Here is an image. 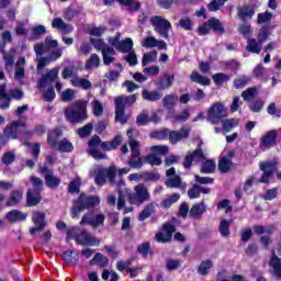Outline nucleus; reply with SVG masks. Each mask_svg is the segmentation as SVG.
<instances>
[{
	"label": "nucleus",
	"mask_w": 281,
	"mask_h": 281,
	"mask_svg": "<svg viewBox=\"0 0 281 281\" xmlns=\"http://www.w3.org/2000/svg\"><path fill=\"white\" fill-rule=\"evenodd\" d=\"M65 115L71 124H80L87 120V101L78 100L74 103V108H66Z\"/></svg>",
	"instance_id": "3"
},
{
	"label": "nucleus",
	"mask_w": 281,
	"mask_h": 281,
	"mask_svg": "<svg viewBox=\"0 0 281 281\" xmlns=\"http://www.w3.org/2000/svg\"><path fill=\"white\" fill-rule=\"evenodd\" d=\"M109 43L112 45V47L116 48L117 52H122L123 54L133 52V40L127 37L124 41H120V33H117L114 37H110Z\"/></svg>",
	"instance_id": "14"
},
{
	"label": "nucleus",
	"mask_w": 281,
	"mask_h": 281,
	"mask_svg": "<svg viewBox=\"0 0 281 281\" xmlns=\"http://www.w3.org/2000/svg\"><path fill=\"white\" fill-rule=\"evenodd\" d=\"M175 82V75L165 74L159 80L156 82V87L158 91H166V89H170Z\"/></svg>",
	"instance_id": "26"
},
{
	"label": "nucleus",
	"mask_w": 281,
	"mask_h": 281,
	"mask_svg": "<svg viewBox=\"0 0 281 281\" xmlns=\"http://www.w3.org/2000/svg\"><path fill=\"white\" fill-rule=\"evenodd\" d=\"M128 172H131L130 168L119 169V175L114 177V186H117V188H122V186H124V179H122V175H128Z\"/></svg>",
	"instance_id": "59"
},
{
	"label": "nucleus",
	"mask_w": 281,
	"mask_h": 281,
	"mask_svg": "<svg viewBox=\"0 0 281 281\" xmlns=\"http://www.w3.org/2000/svg\"><path fill=\"white\" fill-rule=\"evenodd\" d=\"M4 136H0V148L8 144V139H30L32 137V132H26L25 123L21 121H15L11 125H8L3 132Z\"/></svg>",
	"instance_id": "1"
},
{
	"label": "nucleus",
	"mask_w": 281,
	"mask_h": 281,
	"mask_svg": "<svg viewBox=\"0 0 281 281\" xmlns=\"http://www.w3.org/2000/svg\"><path fill=\"white\" fill-rule=\"evenodd\" d=\"M142 95L148 102H157V100H161L164 94L157 90H143Z\"/></svg>",
	"instance_id": "38"
},
{
	"label": "nucleus",
	"mask_w": 281,
	"mask_h": 281,
	"mask_svg": "<svg viewBox=\"0 0 281 281\" xmlns=\"http://www.w3.org/2000/svg\"><path fill=\"white\" fill-rule=\"evenodd\" d=\"M153 214H155V204L149 203V204L145 205V207L140 212V214L138 216V221H146V218H150V216H153Z\"/></svg>",
	"instance_id": "43"
},
{
	"label": "nucleus",
	"mask_w": 281,
	"mask_h": 281,
	"mask_svg": "<svg viewBox=\"0 0 281 281\" xmlns=\"http://www.w3.org/2000/svg\"><path fill=\"white\" fill-rule=\"evenodd\" d=\"M127 135L130 137V148L132 150V157L127 161L131 168H142V158L139 157V143L133 139V128L127 131Z\"/></svg>",
	"instance_id": "12"
},
{
	"label": "nucleus",
	"mask_w": 281,
	"mask_h": 281,
	"mask_svg": "<svg viewBox=\"0 0 281 281\" xmlns=\"http://www.w3.org/2000/svg\"><path fill=\"white\" fill-rule=\"evenodd\" d=\"M175 168L167 170L166 176L168 177L165 181L167 188H180L181 190L186 189V183L181 181V177L175 175Z\"/></svg>",
	"instance_id": "18"
},
{
	"label": "nucleus",
	"mask_w": 281,
	"mask_h": 281,
	"mask_svg": "<svg viewBox=\"0 0 281 281\" xmlns=\"http://www.w3.org/2000/svg\"><path fill=\"white\" fill-rule=\"evenodd\" d=\"M91 106H92V113L93 115H95V117H100V115L104 113V105L102 104V102L94 99L91 102Z\"/></svg>",
	"instance_id": "57"
},
{
	"label": "nucleus",
	"mask_w": 281,
	"mask_h": 281,
	"mask_svg": "<svg viewBox=\"0 0 281 281\" xmlns=\"http://www.w3.org/2000/svg\"><path fill=\"white\" fill-rule=\"evenodd\" d=\"M257 94H258V88L252 87V88L246 89L241 93V98H244V100H246V102H249V100H254V98H256Z\"/></svg>",
	"instance_id": "60"
},
{
	"label": "nucleus",
	"mask_w": 281,
	"mask_h": 281,
	"mask_svg": "<svg viewBox=\"0 0 281 281\" xmlns=\"http://www.w3.org/2000/svg\"><path fill=\"white\" fill-rule=\"evenodd\" d=\"M178 100L179 99L175 97V94H167L162 100V104L165 109L170 111V109H173L175 104H177Z\"/></svg>",
	"instance_id": "54"
},
{
	"label": "nucleus",
	"mask_w": 281,
	"mask_h": 281,
	"mask_svg": "<svg viewBox=\"0 0 281 281\" xmlns=\"http://www.w3.org/2000/svg\"><path fill=\"white\" fill-rule=\"evenodd\" d=\"M201 192L203 194H210V189L194 184L193 188L188 191L189 199H199V196H201Z\"/></svg>",
	"instance_id": "39"
},
{
	"label": "nucleus",
	"mask_w": 281,
	"mask_h": 281,
	"mask_svg": "<svg viewBox=\"0 0 281 281\" xmlns=\"http://www.w3.org/2000/svg\"><path fill=\"white\" fill-rule=\"evenodd\" d=\"M98 67H100V56L92 54L86 61V69H95Z\"/></svg>",
	"instance_id": "55"
},
{
	"label": "nucleus",
	"mask_w": 281,
	"mask_h": 281,
	"mask_svg": "<svg viewBox=\"0 0 281 281\" xmlns=\"http://www.w3.org/2000/svg\"><path fill=\"white\" fill-rule=\"evenodd\" d=\"M24 146H27L30 148V153L33 157V159H38V155H41V145L38 143H24Z\"/></svg>",
	"instance_id": "52"
},
{
	"label": "nucleus",
	"mask_w": 281,
	"mask_h": 281,
	"mask_svg": "<svg viewBox=\"0 0 281 281\" xmlns=\"http://www.w3.org/2000/svg\"><path fill=\"white\" fill-rule=\"evenodd\" d=\"M191 80L193 82H198V85H203V87H207L210 85V79L201 76V74L196 71L191 74Z\"/></svg>",
	"instance_id": "53"
},
{
	"label": "nucleus",
	"mask_w": 281,
	"mask_h": 281,
	"mask_svg": "<svg viewBox=\"0 0 281 281\" xmlns=\"http://www.w3.org/2000/svg\"><path fill=\"white\" fill-rule=\"evenodd\" d=\"M95 205H100V196H87L85 193L80 194V196L75 201L71 210L72 218H78L82 210H89V207H95Z\"/></svg>",
	"instance_id": "5"
},
{
	"label": "nucleus",
	"mask_w": 281,
	"mask_h": 281,
	"mask_svg": "<svg viewBox=\"0 0 281 281\" xmlns=\"http://www.w3.org/2000/svg\"><path fill=\"white\" fill-rule=\"evenodd\" d=\"M212 267H214V262H212V260H210V259L204 260L200 263L198 273H200V276H206V273L210 272Z\"/></svg>",
	"instance_id": "49"
},
{
	"label": "nucleus",
	"mask_w": 281,
	"mask_h": 281,
	"mask_svg": "<svg viewBox=\"0 0 281 281\" xmlns=\"http://www.w3.org/2000/svg\"><path fill=\"white\" fill-rule=\"evenodd\" d=\"M102 56H103V65H111V63H113V60H115L114 56H115V49H113V47H105L103 48L102 52Z\"/></svg>",
	"instance_id": "42"
},
{
	"label": "nucleus",
	"mask_w": 281,
	"mask_h": 281,
	"mask_svg": "<svg viewBox=\"0 0 281 281\" xmlns=\"http://www.w3.org/2000/svg\"><path fill=\"white\" fill-rule=\"evenodd\" d=\"M14 78L20 85H23V79L25 78V57H20L15 63Z\"/></svg>",
	"instance_id": "27"
},
{
	"label": "nucleus",
	"mask_w": 281,
	"mask_h": 281,
	"mask_svg": "<svg viewBox=\"0 0 281 281\" xmlns=\"http://www.w3.org/2000/svg\"><path fill=\"white\" fill-rule=\"evenodd\" d=\"M157 50H151L149 53H145L143 55L142 65L143 67H146L147 65H150V63H155L157 60Z\"/></svg>",
	"instance_id": "51"
},
{
	"label": "nucleus",
	"mask_w": 281,
	"mask_h": 281,
	"mask_svg": "<svg viewBox=\"0 0 281 281\" xmlns=\"http://www.w3.org/2000/svg\"><path fill=\"white\" fill-rule=\"evenodd\" d=\"M260 170H262L263 176L259 180L260 183H269V179L273 176V172H276V161H268L260 165Z\"/></svg>",
	"instance_id": "25"
},
{
	"label": "nucleus",
	"mask_w": 281,
	"mask_h": 281,
	"mask_svg": "<svg viewBox=\"0 0 281 281\" xmlns=\"http://www.w3.org/2000/svg\"><path fill=\"white\" fill-rule=\"evenodd\" d=\"M168 146L166 145H155L151 147V153L157 155L158 157H164V155H168Z\"/></svg>",
	"instance_id": "61"
},
{
	"label": "nucleus",
	"mask_w": 281,
	"mask_h": 281,
	"mask_svg": "<svg viewBox=\"0 0 281 281\" xmlns=\"http://www.w3.org/2000/svg\"><path fill=\"white\" fill-rule=\"evenodd\" d=\"M115 0H104L105 5H112ZM121 5H125L130 12H137L140 5L136 0H117Z\"/></svg>",
	"instance_id": "30"
},
{
	"label": "nucleus",
	"mask_w": 281,
	"mask_h": 281,
	"mask_svg": "<svg viewBox=\"0 0 281 281\" xmlns=\"http://www.w3.org/2000/svg\"><path fill=\"white\" fill-rule=\"evenodd\" d=\"M122 144V136H116L112 142H103L101 143V148L103 150H115V148Z\"/></svg>",
	"instance_id": "46"
},
{
	"label": "nucleus",
	"mask_w": 281,
	"mask_h": 281,
	"mask_svg": "<svg viewBox=\"0 0 281 281\" xmlns=\"http://www.w3.org/2000/svg\"><path fill=\"white\" fill-rule=\"evenodd\" d=\"M114 102L116 122H121V124H126V122H128V117L124 115V106H131V104H135V102H137V95L131 94L128 97H116L114 99Z\"/></svg>",
	"instance_id": "6"
},
{
	"label": "nucleus",
	"mask_w": 281,
	"mask_h": 281,
	"mask_svg": "<svg viewBox=\"0 0 281 281\" xmlns=\"http://www.w3.org/2000/svg\"><path fill=\"white\" fill-rule=\"evenodd\" d=\"M41 203V192L29 190L26 195V205L29 207H34V205H38Z\"/></svg>",
	"instance_id": "36"
},
{
	"label": "nucleus",
	"mask_w": 281,
	"mask_h": 281,
	"mask_svg": "<svg viewBox=\"0 0 281 281\" xmlns=\"http://www.w3.org/2000/svg\"><path fill=\"white\" fill-rule=\"evenodd\" d=\"M177 232V228L171 223H167L162 226L161 232L156 234L157 243H170L172 240V233Z\"/></svg>",
	"instance_id": "20"
},
{
	"label": "nucleus",
	"mask_w": 281,
	"mask_h": 281,
	"mask_svg": "<svg viewBox=\"0 0 281 281\" xmlns=\"http://www.w3.org/2000/svg\"><path fill=\"white\" fill-rule=\"evenodd\" d=\"M63 259L67 265H78V260H80V257L78 254L74 255V251L66 250L63 254Z\"/></svg>",
	"instance_id": "44"
},
{
	"label": "nucleus",
	"mask_w": 281,
	"mask_h": 281,
	"mask_svg": "<svg viewBox=\"0 0 281 281\" xmlns=\"http://www.w3.org/2000/svg\"><path fill=\"white\" fill-rule=\"evenodd\" d=\"M40 170L44 176L47 188L56 189L60 186V178L54 176V172L47 170V167H41Z\"/></svg>",
	"instance_id": "24"
},
{
	"label": "nucleus",
	"mask_w": 281,
	"mask_h": 281,
	"mask_svg": "<svg viewBox=\"0 0 281 281\" xmlns=\"http://www.w3.org/2000/svg\"><path fill=\"white\" fill-rule=\"evenodd\" d=\"M37 69H43L47 67L52 61L58 60L60 56H63V48H58L57 50L53 52L48 57H43V55H37Z\"/></svg>",
	"instance_id": "23"
},
{
	"label": "nucleus",
	"mask_w": 281,
	"mask_h": 281,
	"mask_svg": "<svg viewBox=\"0 0 281 281\" xmlns=\"http://www.w3.org/2000/svg\"><path fill=\"white\" fill-rule=\"evenodd\" d=\"M149 166H161V158L153 151L145 158Z\"/></svg>",
	"instance_id": "62"
},
{
	"label": "nucleus",
	"mask_w": 281,
	"mask_h": 281,
	"mask_svg": "<svg viewBox=\"0 0 281 281\" xmlns=\"http://www.w3.org/2000/svg\"><path fill=\"white\" fill-rule=\"evenodd\" d=\"M142 47H145V49H154V47H157V49H168V44L165 41L157 40L155 36H146L140 42Z\"/></svg>",
	"instance_id": "19"
},
{
	"label": "nucleus",
	"mask_w": 281,
	"mask_h": 281,
	"mask_svg": "<svg viewBox=\"0 0 281 281\" xmlns=\"http://www.w3.org/2000/svg\"><path fill=\"white\" fill-rule=\"evenodd\" d=\"M102 279L105 281H117V280H120V276H117V272L103 270Z\"/></svg>",
	"instance_id": "64"
},
{
	"label": "nucleus",
	"mask_w": 281,
	"mask_h": 281,
	"mask_svg": "<svg viewBox=\"0 0 281 281\" xmlns=\"http://www.w3.org/2000/svg\"><path fill=\"white\" fill-rule=\"evenodd\" d=\"M60 135H63L60 130H54L49 132L47 137L48 144H50L53 148L57 147L60 153H71L74 150V144H71L69 139L64 138L57 143Z\"/></svg>",
	"instance_id": "8"
},
{
	"label": "nucleus",
	"mask_w": 281,
	"mask_h": 281,
	"mask_svg": "<svg viewBox=\"0 0 281 281\" xmlns=\"http://www.w3.org/2000/svg\"><path fill=\"white\" fill-rule=\"evenodd\" d=\"M192 128L183 126L180 131H169V130H162V131H156L150 134V137L153 139H169L171 144H177L181 142V139H188L190 137Z\"/></svg>",
	"instance_id": "2"
},
{
	"label": "nucleus",
	"mask_w": 281,
	"mask_h": 281,
	"mask_svg": "<svg viewBox=\"0 0 281 281\" xmlns=\"http://www.w3.org/2000/svg\"><path fill=\"white\" fill-rule=\"evenodd\" d=\"M23 201V191H12L10 198L7 200V207H14L19 205Z\"/></svg>",
	"instance_id": "35"
},
{
	"label": "nucleus",
	"mask_w": 281,
	"mask_h": 281,
	"mask_svg": "<svg viewBox=\"0 0 281 281\" xmlns=\"http://www.w3.org/2000/svg\"><path fill=\"white\" fill-rule=\"evenodd\" d=\"M102 140L100 139V136H93L89 142V149L88 153L93 157V159H104L106 155L100 153L98 150V147H101Z\"/></svg>",
	"instance_id": "22"
},
{
	"label": "nucleus",
	"mask_w": 281,
	"mask_h": 281,
	"mask_svg": "<svg viewBox=\"0 0 281 281\" xmlns=\"http://www.w3.org/2000/svg\"><path fill=\"white\" fill-rule=\"evenodd\" d=\"M71 87H76L78 89H82L83 91H89L91 89L92 83L88 79H85L79 76H75L70 79Z\"/></svg>",
	"instance_id": "29"
},
{
	"label": "nucleus",
	"mask_w": 281,
	"mask_h": 281,
	"mask_svg": "<svg viewBox=\"0 0 281 281\" xmlns=\"http://www.w3.org/2000/svg\"><path fill=\"white\" fill-rule=\"evenodd\" d=\"M223 117H227V108L221 102L212 104L206 114V120L211 124H221Z\"/></svg>",
	"instance_id": "11"
},
{
	"label": "nucleus",
	"mask_w": 281,
	"mask_h": 281,
	"mask_svg": "<svg viewBox=\"0 0 281 281\" xmlns=\"http://www.w3.org/2000/svg\"><path fill=\"white\" fill-rule=\"evenodd\" d=\"M3 58L7 71H12V67H14V59L16 58V49L11 48L9 53L3 54Z\"/></svg>",
	"instance_id": "34"
},
{
	"label": "nucleus",
	"mask_w": 281,
	"mask_h": 281,
	"mask_svg": "<svg viewBox=\"0 0 281 281\" xmlns=\"http://www.w3.org/2000/svg\"><path fill=\"white\" fill-rule=\"evenodd\" d=\"M32 222L34 227L30 229L31 236H36L38 232H43L45 229V213L41 211L33 212Z\"/></svg>",
	"instance_id": "15"
},
{
	"label": "nucleus",
	"mask_w": 281,
	"mask_h": 281,
	"mask_svg": "<svg viewBox=\"0 0 281 281\" xmlns=\"http://www.w3.org/2000/svg\"><path fill=\"white\" fill-rule=\"evenodd\" d=\"M52 27H54L55 30H60L63 34H71V32H74V26L65 23V21H63V19L60 18H55L53 20Z\"/></svg>",
	"instance_id": "31"
},
{
	"label": "nucleus",
	"mask_w": 281,
	"mask_h": 281,
	"mask_svg": "<svg viewBox=\"0 0 281 281\" xmlns=\"http://www.w3.org/2000/svg\"><path fill=\"white\" fill-rule=\"evenodd\" d=\"M76 232H78V227H72L67 232V240L76 239L78 245H86L88 247H98L100 245V239L90 233L81 232L76 236Z\"/></svg>",
	"instance_id": "7"
},
{
	"label": "nucleus",
	"mask_w": 281,
	"mask_h": 281,
	"mask_svg": "<svg viewBox=\"0 0 281 281\" xmlns=\"http://www.w3.org/2000/svg\"><path fill=\"white\" fill-rule=\"evenodd\" d=\"M115 166H110L108 169L101 166H97L93 170L90 171V177H95L94 181L97 186H104V183H106V179L111 186H115Z\"/></svg>",
	"instance_id": "4"
},
{
	"label": "nucleus",
	"mask_w": 281,
	"mask_h": 281,
	"mask_svg": "<svg viewBox=\"0 0 281 281\" xmlns=\"http://www.w3.org/2000/svg\"><path fill=\"white\" fill-rule=\"evenodd\" d=\"M269 38V31L267 27H262L256 38H249L246 49L252 54H259L262 50V43Z\"/></svg>",
	"instance_id": "13"
},
{
	"label": "nucleus",
	"mask_w": 281,
	"mask_h": 281,
	"mask_svg": "<svg viewBox=\"0 0 281 281\" xmlns=\"http://www.w3.org/2000/svg\"><path fill=\"white\" fill-rule=\"evenodd\" d=\"M237 14L239 18H241L243 21H245V19H251V16L256 14V11H254L251 5H244L238 8Z\"/></svg>",
	"instance_id": "40"
},
{
	"label": "nucleus",
	"mask_w": 281,
	"mask_h": 281,
	"mask_svg": "<svg viewBox=\"0 0 281 281\" xmlns=\"http://www.w3.org/2000/svg\"><path fill=\"white\" fill-rule=\"evenodd\" d=\"M105 216L102 213L97 215L86 214L82 216L80 225H91V227H100L105 221Z\"/></svg>",
	"instance_id": "21"
},
{
	"label": "nucleus",
	"mask_w": 281,
	"mask_h": 281,
	"mask_svg": "<svg viewBox=\"0 0 281 281\" xmlns=\"http://www.w3.org/2000/svg\"><path fill=\"white\" fill-rule=\"evenodd\" d=\"M216 170V162L214 160H205L202 164L201 172L204 175H212Z\"/></svg>",
	"instance_id": "50"
},
{
	"label": "nucleus",
	"mask_w": 281,
	"mask_h": 281,
	"mask_svg": "<svg viewBox=\"0 0 281 281\" xmlns=\"http://www.w3.org/2000/svg\"><path fill=\"white\" fill-rule=\"evenodd\" d=\"M233 221L232 220H222L220 222V234L224 238H227L229 236V227L232 226Z\"/></svg>",
	"instance_id": "48"
},
{
	"label": "nucleus",
	"mask_w": 281,
	"mask_h": 281,
	"mask_svg": "<svg viewBox=\"0 0 281 281\" xmlns=\"http://www.w3.org/2000/svg\"><path fill=\"white\" fill-rule=\"evenodd\" d=\"M179 199H181V195L179 193H172L171 195H168L161 201L160 207L168 210V207H171L173 203H177V201H179Z\"/></svg>",
	"instance_id": "41"
},
{
	"label": "nucleus",
	"mask_w": 281,
	"mask_h": 281,
	"mask_svg": "<svg viewBox=\"0 0 281 281\" xmlns=\"http://www.w3.org/2000/svg\"><path fill=\"white\" fill-rule=\"evenodd\" d=\"M27 218V213H23L19 210H12L7 213V221L10 223H20L21 221H25Z\"/></svg>",
	"instance_id": "33"
},
{
	"label": "nucleus",
	"mask_w": 281,
	"mask_h": 281,
	"mask_svg": "<svg viewBox=\"0 0 281 281\" xmlns=\"http://www.w3.org/2000/svg\"><path fill=\"white\" fill-rule=\"evenodd\" d=\"M127 199L132 205H142L146 201H150V192L144 184H137L134 187V192L127 193Z\"/></svg>",
	"instance_id": "10"
},
{
	"label": "nucleus",
	"mask_w": 281,
	"mask_h": 281,
	"mask_svg": "<svg viewBox=\"0 0 281 281\" xmlns=\"http://www.w3.org/2000/svg\"><path fill=\"white\" fill-rule=\"evenodd\" d=\"M251 82V77L241 76L234 81L235 89H244V87H247Z\"/></svg>",
	"instance_id": "58"
},
{
	"label": "nucleus",
	"mask_w": 281,
	"mask_h": 281,
	"mask_svg": "<svg viewBox=\"0 0 281 281\" xmlns=\"http://www.w3.org/2000/svg\"><path fill=\"white\" fill-rule=\"evenodd\" d=\"M58 74H60V68L56 67L50 70H47L44 76L38 81L40 91H44L45 87H52V83L56 78H58Z\"/></svg>",
	"instance_id": "16"
},
{
	"label": "nucleus",
	"mask_w": 281,
	"mask_h": 281,
	"mask_svg": "<svg viewBox=\"0 0 281 281\" xmlns=\"http://www.w3.org/2000/svg\"><path fill=\"white\" fill-rule=\"evenodd\" d=\"M276 137H277L276 131L268 132L261 138V142H260L261 150H269V148H271V146H274L276 145Z\"/></svg>",
	"instance_id": "28"
},
{
	"label": "nucleus",
	"mask_w": 281,
	"mask_h": 281,
	"mask_svg": "<svg viewBox=\"0 0 281 281\" xmlns=\"http://www.w3.org/2000/svg\"><path fill=\"white\" fill-rule=\"evenodd\" d=\"M58 47V41L52 38V36H47L44 43L35 44L34 50L37 56H43L47 54L49 49H56Z\"/></svg>",
	"instance_id": "17"
},
{
	"label": "nucleus",
	"mask_w": 281,
	"mask_h": 281,
	"mask_svg": "<svg viewBox=\"0 0 281 281\" xmlns=\"http://www.w3.org/2000/svg\"><path fill=\"white\" fill-rule=\"evenodd\" d=\"M0 109H10V97L5 92V83L0 85Z\"/></svg>",
	"instance_id": "37"
},
{
	"label": "nucleus",
	"mask_w": 281,
	"mask_h": 281,
	"mask_svg": "<svg viewBox=\"0 0 281 281\" xmlns=\"http://www.w3.org/2000/svg\"><path fill=\"white\" fill-rule=\"evenodd\" d=\"M205 210H206L205 203L202 202V203L195 204L190 210V216H192L193 218H196L202 214H205Z\"/></svg>",
	"instance_id": "47"
},
{
	"label": "nucleus",
	"mask_w": 281,
	"mask_h": 281,
	"mask_svg": "<svg viewBox=\"0 0 281 281\" xmlns=\"http://www.w3.org/2000/svg\"><path fill=\"white\" fill-rule=\"evenodd\" d=\"M150 23L156 34L168 41L170 38V31H172V24L164 16L155 15L150 18Z\"/></svg>",
	"instance_id": "9"
},
{
	"label": "nucleus",
	"mask_w": 281,
	"mask_h": 281,
	"mask_svg": "<svg viewBox=\"0 0 281 281\" xmlns=\"http://www.w3.org/2000/svg\"><path fill=\"white\" fill-rule=\"evenodd\" d=\"M238 124V120L236 119H228L225 121H222V130L224 133H229L233 128H236V125Z\"/></svg>",
	"instance_id": "56"
},
{
	"label": "nucleus",
	"mask_w": 281,
	"mask_h": 281,
	"mask_svg": "<svg viewBox=\"0 0 281 281\" xmlns=\"http://www.w3.org/2000/svg\"><path fill=\"white\" fill-rule=\"evenodd\" d=\"M232 168V160L229 158H222L218 162V170L221 172H228L229 169Z\"/></svg>",
	"instance_id": "63"
},
{
	"label": "nucleus",
	"mask_w": 281,
	"mask_h": 281,
	"mask_svg": "<svg viewBox=\"0 0 281 281\" xmlns=\"http://www.w3.org/2000/svg\"><path fill=\"white\" fill-rule=\"evenodd\" d=\"M90 265H91V267H93L94 265H99V267H106V265H109V258H106V256L98 252L90 260Z\"/></svg>",
	"instance_id": "45"
},
{
	"label": "nucleus",
	"mask_w": 281,
	"mask_h": 281,
	"mask_svg": "<svg viewBox=\"0 0 281 281\" xmlns=\"http://www.w3.org/2000/svg\"><path fill=\"white\" fill-rule=\"evenodd\" d=\"M201 159H203V150L195 149L193 153L187 154L184 162H183V167L190 168V166H192L193 161H201Z\"/></svg>",
	"instance_id": "32"
}]
</instances>
